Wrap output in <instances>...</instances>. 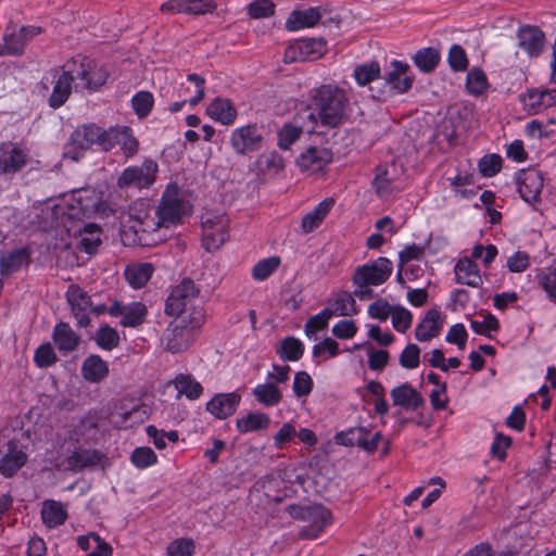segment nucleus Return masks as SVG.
Masks as SVG:
<instances>
[{"label":"nucleus","mask_w":556,"mask_h":556,"mask_svg":"<svg viewBox=\"0 0 556 556\" xmlns=\"http://www.w3.org/2000/svg\"><path fill=\"white\" fill-rule=\"evenodd\" d=\"M308 129L321 135L338 129L350 121V99L345 90L333 84H324L308 91L306 110Z\"/></svg>","instance_id":"f257e3e1"},{"label":"nucleus","mask_w":556,"mask_h":556,"mask_svg":"<svg viewBox=\"0 0 556 556\" xmlns=\"http://www.w3.org/2000/svg\"><path fill=\"white\" fill-rule=\"evenodd\" d=\"M414 76L409 74V66L399 60L391 62V70L386 71L382 81L370 87L371 97L378 101L406 93L413 86Z\"/></svg>","instance_id":"f03ea898"},{"label":"nucleus","mask_w":556,"mask_h":556,"mask_svg":"<svg viewBox=\"0 0 556 556\" xmlns=\"http://www.w3.org/2000/svg\"><path fill=\"white\" fill-rule=\"evenodd\" d=\"M74 81L73 70H71V64L67 61L62 66L51 68L47 73L40 85L45 91H49L48 83L52 85V91L48 98V104L51 109L56 110L65 104L72 93Z\"/></svg>","instance_id":"7ed1b4c3"},{"label":"nucleus","mask_w":556,"mask_h":556,"mask_svg":"<svg viewBox=\"0 0 556 556\" xmlns=\"http://www.w3.org/2000/svg\"><path fill=\"white\" fill-rule=\"evenodd\" d=\"M75 80L81 81V87L89 92L98 91L110 77V73L104 65L88 56L77 55L70 60Z\"/></svg>","instance_id":"20e7f679"},{"label":"nucleus","mask_w":556,"mask_h":556,"mask_svg":"<svg viewBox=\"0 0 556 556\" xmlns=\"http://www.w3.org/2000/svg\"><path fill=\"white\" fill-rule=\"evenodd\" d=\"M290 514L306 522L299 532V535L306 540L317 539L332 523L331 511L321 504L292 507Z\"/></svg>","instance_id":"39448f33"},{"label":"nucleus","mask_w":556,"mask_h":556,"mask_svg":"<svg viewBox=\"0 0 556 556\" xmlns=\"http://www.w3.org/2000/svg\"><path fill=\"white\" fill-rule=\"evenodd\" d=\"M185 214V201L176 184L168 185L156 210V227H169L179 223Z\"/></svg>","instance_id":"423d86ee"},{"label":"nucleus","mask_w":556,"mask_h":556,"mask_svg":"<svg viewBox=\"0 0 556 556\" xmlns=\"http://www.w3.org/2000/svg\"><path fill=\"white\" fill-rule=\"evenodd\" d=\"M264 141L263 130L256 124L235 128L229 139L231 149L240 156L258 152L263 148Z\"/></svg>","instance_id":"0eeeda50"},{"label":"nucleus","mask_w":556,"mask_h":556,"mask_svg":"<svg viewBox=\"0 0 556 556\" xmlns=\"http://www.w3.org/2000/svg\"><path fill=\"white\" fill-rule=\"evenodd\" d=\"M200 293L199 288L190 278H184L175 286L167 296L164 312L168 316L178 317L193 305Z\"/></svg>","instance_id":"6e6552de"},{"label":"nucleus","mask_w":556,"mask_h":556,"mask_svg":"<svg viewBox=\"0 0 556 556\" xmlns=\"http://www.w3.org/2000/svg\"><path fill=\"white\" fill-rule=\"evenodd\" d=\"M100 198L94 190L83 189L74 192L72 203L62 213L63 219L68 222H81L90 218L99 210Z\"/></svg>","instance_id":"1a4fd4ad"},{"label":"nucleus","mask_w":556,"mask_h":556,"mask_svg":"<svg viewBox=\"0 0 556 556\" xmlns=\"http://www.w3.org/2000/svg\"><path fill=\"white\" fill-rule=\"evenodd\" d=\"M157 169V163L147 159L140 166L126 167L117 178V186L122 189L130 187L149 188L155 181Z\"/></svg>","instance_id":"9d476101"},{"label":"nucleus","mask_w":556,"mask_h":556,"mask_svg":"<svg viewBox=\"0 0 556 556\" xmlns=\"http://www.w3.org/2000/svg\"><path fill=\"white\" fill-rule=\"evenodd\" d=\"M392 262L387 257H378L376 261L358 266L352 277L354 285L380 286L391 276Z\"/></svg>","instance_id":"9b49d317"},{"label":"nucleus","mask_w":556,"mask_h":556,"mask_svg":"<svg viewBox=\"0 0 556 556\" xmlns=\"http://www.w3.org/2000/svg\"><path fill=\"white\" fill-rule=\"evenodd\" d=\"M515 182L525 202L534 204L541 201V192L544 184L541 170L532 167L520 169L515 176Z\"/></svg>","instance_id":"f8f14e48"},{"label":"nucleus","mask_w":556,"mask_h":556,"mask_svg":"<svg viewBox=\"0 0 556 556\" xmlns=\"http://www.w3.org/2000/svg\"><path fill=\"white\" fill-rule=\"evenodd\" d=\"M66 301L70 305L72 315L77 320L79 328H87L90 326V307L91 298L78 285L72 283L68 286L65 293Z\"/></svg>","instance_id":"ddd939ff"},{"label":"nucleus","mask_w":556,"mask_h":556,"mask_svg":"<svg viewBox=\"0 0 556 556\" xmlns=\"http://www.w3.org/2000/svg\"><path fill=\"white\" fill-rule=\"evenodd\" d=\"M333 160V152L330 148L308 146L299 154L296 165L303 172L319 173L327 168Z\"/></svg>","instance_id":"4468645a"},{"label":"nucleus","mask_w":556,"mask_h":556,"mask_svg":"<svg viewBox=\"0 0 556 556\" xmlns=\"http://www.w3.org/2000/svg\"><path fill=\"white\" fill-rule=\"evenodd\" d=\"M195 339L193 329H189L177 320L164 330L162 344L166 351L176 354L186 351Z\"/></svg>","instance_id":"2eb2a0df"},{"label":"nucleus","mask_w":556,"mask_h":556,"mask_svg":"<svg viewBox=\"0 0 556 556\" xmlns=\"http://www.w3.org/2000/svg\"><path fill=\"white\" fill-rule=\"evenodd\" d=\"M108 139L110 141L105 152H110L116 146L119 147L123 155L126 159L135 156L138 151L140 143L134 135V130L129 126H111L108 128Z\"/></svg>","instance_id":"dca6fc26"},{"label":"nucleus","mask_w":556,"mask_h":556,"mask_svg":"<svg viewBox=\"0 0 556 556\" xmlns=\"http://www.w3.org/2000/svg\"><path fill=\"white\" fill-rule=\"evenodd\" d=\"M28 153L13 142L0 144V174L14 175L28 163Z\"/></svg>","instance_id":"f3484780"},{"label":"nucleus","mask_w":556,"mask_h":556,"mask_svg":"<svg viewBox=\"0 0 556 556\" xmlns=\"http://www.w3.org/2000/svg\"><path fill=\"white\" fill-rule=\"evenodd\" d=\"M202 245L208 252L219 249L229 237L228 219L224 216L216 217V220L206 219L202 223Z\"/></svg>","instance_id":"a211bd4d"},{"label":"nucleus","mask_w":556,"mask_h":556,"mask_svg":"<svg viewBox=\"0 0 556 556\" xmlns=\"http://www.w3.org/2000/svg\"><path fill=\"white\" fill-rule=\"evenodd\" d=\"M325 50L326 41L323 38H305L290 46L286 54L293 62H305L320 58Z\"/></svg>","instance_id":"6ab92c4d"},{"label":"nucleus","mask_w":556,"mask_h":556,"mask_svg":"<svg viewBox=\"0 0 556 556\" xmlns=\"http://www.w3.org/2000/svg\"><path fill=\"white\" fill-rule=\"evenodd\" d=\"M517 38L519 48L530 58L540 56L545 48V35L538 26H520Z\"/></svg>","instance_id":"aec40b11"},{"label":"nucleus","mask_w":556,"mask_h":556,"mask_svg":"<svg viewBox=\"0 0 556 556\" xmlns=\"http://www.w3.org/2000/svg\"><path fill=\"white\" fill-rule=\"evenodd\" d=\"M294 123H285L282 127L278 130V147L281 150H289L291 146L298 141L301 135L305 131L307 134H317L316 130L308 129V119L302 113L298 114L294 117Z\"/></svg>","instance_id":"412c9836"},{"label":"nucleus","mask_w":556,"mask_h":556,"mask_svg":"<svg viewBox=\"0 0 556 556\" xmlns=\"http://www.w3.org/2000/svg\"><path fill=\"white\" fill-rule=\"evenodd\" d=\"M241 395L237 392L217 393L207 403L206 410L217 419H226L237 410Z\"/></svg>","instance_id":"4be33fe9"},{"label":"nucleus","mask_w":556,"mask_h":556,"mask_svg":"<svg viewBox=\"0 0 556 556\" xmlns=\"http://www.w3.org/2000/svg\"><path fill=\"white\" fill-rule=\"evenodd\" d=\"M520 101L529 113L538 114L547 108L556 105V88L531 89L520 96Z\"/></svg>","instance_id":"5701e85b"},{"label":"nucleus","mask_w":556,"mask_h":556,"mask_svg":"<svg viewBox=\"0 0 556 556\" xmlns=\"http://www.w3.org/2000/svg\"><path fill=\"white\" fill-rule=\"evenodd\" d=\"M394 406H400L406 410H417L425 404L421 394L408 382H404L390 392Z\"/></svg>","instance_id":"b1692460"},{"label":"nucleus","mask_w":556,"mask_h":556,"mask_svg":"<svg viewBox=\"0 0 556 556\" xmlns=\"http://www.w3.org/2000/svg\"><path fill=\"white\" fill-rule=\"evenodd\" d=\"M206 115L222 125H232L238 116V111L230 99L216 97L206 108Z\"/></svg>","instance_id":"393cba45"},{"label":"nucleus","mask_w":556,"mask_h":556,"mask_svg":"<svg viewBox=\"0 0 556 556\" xmlns=\"http://www.w3.org/2000/svg\"><path fill=\"white\" fill-rule=\"evenodd\" d=\"M443 327L441 312L430 308L415 328V338L419 342H428L438 337Z\"/></svg>","instance_id":"a878e982"},{"label":"nucleus","mask_w":556,"mask_h":556,"mask_svg":"<svg viewBox=\"0 0 556 556\" xmlns=\"http://www.w3.org/2000/svg\"><path fill=\"white\" fill-rule=\"evenodd\" d=\"M326 10H321L320 8L294 10L289 14L286 21V28L290 31H295L303 28L313 27L321 21L323 13Z\"/></svg>","instance_id":"bb28decb"},{"label":"nucleus","mask_w":556,"mask_h":556,"mask_svg":"<svg viewBox=\"0 0 556 556\" xmlns=\"http://www.w3.org/2000/svg\"><path fill=\"white\" fill-rule=\"evenodd\" d=\"M333 198H326L320 201L311 212L306 213L301 220V230L303 233L308 235L315 231L328 216L334 206Z\"/></svg>","instance_id":"cd10ccee"},{"label":"nucleus","mask_w":556,"mask_h":556,"mask_svg":"<svg viewBox=\"0 0 556 556\" xmlns=\"http://www.w3.org/2000/svg\"><path fill=\"white\" fill-rule=\"evenodd\" d=\"M81 376L90 383H100L110 372L109 364L98 354L88 355L81 364Z\"/></svg>","instance_id":"c85d7f7f"},{"label":"nucleus","mask_w":556,"mask_h":556,"mask_svg":"<svg viewBox=\"0 0 556 556\" xmlns=\"http://www.w3.org/2000/svg\"><path fill=\"white\" fill-rule=\"evenodd\" d=\"M52 339L58 350L64 354L75 351L80 343V337L65 321L54 326Z\"/></svg>","instance_id":"c756f323"},{"label":"nucleus","mask_w":556,"mask_h":556,"mask_svg":"<svg viewBox=\"0 0 556 556\" xmlns=\"http://www.w3.org/2000/svg\"><path fill=\"white\" fill-rule=\"evenodd\" d=\"M27 462V455L17 450L16 443L8 442V451L0 458V473L5 478L13 477Z\"/></svg>","instance_id":"7c9ffc66"},{"label":"nucleus","mask_w":556,"mask_h":556,"mask_svg":"<svg viewBox=\"0 0 556 556\" xmlns=\"http://www.w3.org/2000/svg\"><path fill=\"white\" fill-rule=\"evenodd\" d=\"M455 281L472 288L480 287L482 278L478 265L467 257L459 260L455 265Z\"/></svg>","instance_id":"2f4dec72"},{"label":"nucleus","mask_w":556,"mask_h":556,"mask_svg":"<svg viewBox=\"0 0 556 556\" xmlns=\"http://www.w3.org/2000/svg\"><path fill=\"white\" fill-rule=\"evenodd\" d=\"M30 253L26 248L14 249L0 256V273L2 276H11L29 263Z\"/></svg>","instance_id":"473e14b6"},{"label":"nucleus","mask_w":556,"mask_h":556,"mask_svg":"<svg viewBox=\"0 0 556 556\" xmlns=\"http://www.w3.org/2000/svg\"><path fill=\"white\" fill-rule=\"evenodd\" d=\"M103 457V454L97 450L76 448L66 458V463L72 470L80 471L87 467L98 465Z\"/></svg>","instance_id":"72a5a7b5"},{"label":"nucleus","mask_w":556,"mask_h":556,"mask_svg":"<svg viewBox=\"0 0 556 556\" xmlns=\"http://www.w3.org/2000/svg\"><path fill=\"white\" fill-rule=\"evenodd\" d=\"M154 271L151 263H137L127 265L125 278L134 289H140L147 285Z\"/></svg>","instance_id":"f704fd0d"},{"label":"nucleus","mask_w":556,"mask_h":556,"mask_svg":"<svg viewBox=\"0 0 556 556\" xmlns=\"http://www.w3.org/2000/svg\"><path fill=\"white\" fill-rule=\"evenodd\" d=\"M173 386L179 395H185L190 401L200 399L204 390L202 384L191 374L176 375Z\"/></svg>","instance_id":"c9c22d12"},{"label":"nucleus","mask_w":556,"mask_h":556,"mask_svg":"<svg viewBox=\"0 0 556 556\" xmlns=\"http://www.w3.org/2000/svg\"><path fill=\"white\" fill-rule=\"evenodd\" d=\"M441 61V53L434 47H426L417 50L413 55L415 66L422 73L434 72Z\"/></svg>","instance_id":"e433bc0d"},{"label":"nucleus","mask_w":556,"mask_h":556,"mask_svg":"<svg viewBox=\"0 0 556 556\" xmlns=\"http://www.w3.org/2000/svg\"><path fill=\"white\" fill-rule=\"evenodd\" d=\"M41 519L48 528H56L66 521L67 513L62 503L47 500L42 504Z\"/></svg>","instance_id":"4c0bfd02"},{"label":"nucleus","mask_w":556,"mask_h":556,"mask_svg":"<svg viewBox=\"0 0 556 556\" xmlns=\"http://www.w3.org/2000/svg\"><path fill=\"white\" fill-rule=\"evenodd\" d=\"M270 418L265 413H249L247 416L238 418L236 421L237 430L240 433L254 432L267 429Z\"/></svg>","instance_id":"58836bf2"},{"label":"nucleus","mask_w":556,"mask_h":556,"mask_svg":"<svg viewBox=\"0 0 556 556\" xmlns=\"http://www.w3.org/2000/svg\"><path fill=\"white\" fill-rule=\"evenodd\" d=\"M277 355L286 362H296L304 353V344L294 337L282 339L276 350Z\"/></svg>","instance_id":"ea45409f"},{"label":"nucleus","mask_w":556,"mask_h":556,"mask_svg":"<svg viewBox=\"0 0 556 556\" xmlns=\"http://www.w3.org/2000/svg\"><path fill=\"white\" fill-rule=\"evenodd\" d=\"M91 147L89 141L84 136L81 129L77 127L70 136L67 143L65 144V156L78 161L81 159L87 150Z\"/></svg>","instance_id":"a19ab883"},{"label":"nucleus","mask_w":556,"mask_h":556,"mask_svg":"<svg viewBox=\"0 0 556 556\" xmlns=\"http://www.w3.org/2000/svg\"><path fill=\"white\" fill-rule=\"evenodd\" d=\"M252 394L261 404L265 406H275L282 400V394L279 388L273 382L257 384Z\"/></svg>","instance_id":"79ce46f5"},{"label":"nucleus","mask_w":556,"mask_h":556,"mask_svg":"<svg viewBox=\"0 0 556 556\" xmlns=\"http://www.w3.org/2000/svg\"><path fill=\"white\" fill-rule=\"evenodd\" d=\"M465 86L469 94L480 97L489 88L488 77L481 68L473 67L467 73Z\"/></svg>","instance_id":"37998d69"},{"label":"nucleus","mask_w":556,"mask_h":556,"mask_svg":"<svg viewBox=\"0 0 556 556\" xmlns=\"http://www.w3.org/2000/svg\"><path fill=\"white\" fill-rule=\"evenodd\" d=\"M148 314L147 307L141 302H132L126 305L124 316L121 319V325L124 327L136 328L142 325Z\"/></svg>","instance_id":"c03bdc74"},{"label":"nucleus","mask_w":556,"mask_h":556,"mask_svg":"<svg viewBox=\"0 0 556 556\" xmlns=\"http://www.w3.org/2000/svg\"><path fill=\"white\" fill-rule=\"evenodd\" d=\"M381 68L378 62H368L356 65L353 77L358 86H366L380 78Z\"/></svg>","instance_id":"a18cd8bd"},{"label":"nucleus","mask_w":556,"mask_h":556,"mask_svg":"<svg viewBox=\"0 0 556 556\" xmlns=\"http://www.w3.org/2000/svg\"><path fill=\"white\" fill-rule=\"evenodd\" d=\"M280 264L281 258L279 256L262 258L253 266L251 276L255 281H264L278 269Z\"/></svg>","instance_id":"49530a36"},{"label":"nucleus","mask_w":556,"mask_h":556,"mask_svg":"<svg viewBox=\"0 0 556 556\" xmlns=\"http://www.w3.org/2000/svg\"><path fill=\"white\" fill-rule=\"evenodd\" d=\"M84 136L89 141L90 147L98 146L102 151L105 152L110 141L108 139V129H104L93 123L84 124L79 126Z\"/></svg>","instance_id":"de8ad7c7"},{"label":"nucleus","mask_w":556,"mask_h":556,"mask_svg":"<svg viewBox=\"0 0 556 556\" xmlns=\"http://www.w3.org/2000/svg\"><path fill=\"white\" fill-rule=\"evenodd\" d=\"M94 341L101 350L112 351L119 344V334L117 330L111 326L102 325L96 331Z\"/></svg>","instance_id":"09e8293b"},{"label":"nucleus","mask_w":556,"mask_h":556,"mask_svg":"<svg viewBox=\"0 0 556 556\" xmlns=\"http://www.w3.org/2000/svg\"><path fill=\"white\" fill-rule=\"evenodd\" d=\"M178 320L181 325L193 329V333L197 337V331L202 327L205 320L204 308L199 305H191L186 313L178 316Z\"/></svg>","instance_id":"8fccbe9b"},{"label":"nucleus","mask_w":556,"mask_h":556,"mask_svg":"<svg viewBox=\"0 0 556 556\" xmlns=\"http://www.w3.org/2000/svg\"><path fill=\"white\" fill-rule=\"evenodd\" d=\"M154 104L153 94L150 91H138L131 98V106L139 118L147 117Z\"/></svg>","instance_id":"3c124183"},{"label":"nucleus","mask_w":556,"mask_h":556,"mask_svg":"<svg viewBox=\"0 0 556 556\" xmlns=\"http://www.w3.org/2000/svg\"><path fill=\"white\" fill-rule=\"evenodd\" d=\"M334 315L338 316H351L358 313V308L354 299V295L350 292L342 291L339 293L333 302Z\"/></svg>","instance_id":"603ef678"},{"label":"nucleus","mask_w":556,"mask_h":556,"mask_svg":"<svg viewBox=\"0 0 556 556\" xmlns=\"http://www.w3.org/2000/svg\"><path fill=\"white\" fill-rule=\"evenodd\" d=\"M131 464L139 469H146L157 463V455L149 446L136 447L130 455Z\"/></svg>","instance_id":"864d4df0"},{"label":"nucleus","mask_w":556,"mask_h":556,"mask_svg":"<svg viewBox=\"0 0 556 556\" xmlns=\"http://www.w3.org/2000/svg\"><path fill=\"white\" fill-rule=\"evenodd\" d=\"M447 63L453 72H466L468 70L469 61L465 49L454 43L451 46L447 53Z\"/></svg>","instance_id":"5fc2aeb1"},{"label":"nucleus","mask_w":556,"mask_h":556,"mask_svg":"<svg viewBox=\"0 0 556 556\" xmlns=\"http://www.w3.org/2000/svg\"><path fill=\"white\" fill-rule=\"evenodd\" d=\"M538 283L547 293V298L556 303V266L546 267L536 275Z\"/></svg>","instance_id":"6e6d98bb"},{"label":"nucleus","mask_w":556,"mask_h":556,"mask_svg":"<svg viewBox=\"0 0 556 556\" xmlns=\"http://www.w3.org/2000/svg\"><path fill=\"white\" fill-rule=\"evenodd\" d=\"M334 315V312L326 307L318 314L309 317L305 323L304 330L306 336H311L317 331L324 330L328 327L329 319Z\"/></svg>","instance_id":"4d7b16f0"},{"label":"nucleus","mask_w":556,"mask_h":556,"mask_svg":"<svg viewBox=\"0 0 556 556\" xmlns=\"http://www.w3.org/2000/svg\"><path fill=\"white\" fill-rule=\"evenodd\" d=\"M503 160L498 154H485L478 162V169L482 177H493L502 169Z\"/></svg>","instance_id":"13d9d810"},{"label":"nucleus","mask_w":556,"mask_h":556,"mask_svg":"<svg viewBox=\"0 0 556 556\" xmlns=\"http://www.w3.org/2000/svg\"><path fill=\"white\" fill-rule=\"evenodd\" d=\"M58 362V356L49 342L41 343L34 353V363L38 368H48Z\"/></svg>","instance_id":"bf43d9fd"},{"label":"nucleus","mask_w":556,"mask_h":556,"mask_svg":"<svg viewBox=\"0 0 556 556\" xmlns=\"http://www.w3.org/2000/svg\"><path fill=\"white\" fill-rule=\"evenodd\" d=\"M376 175L372 180V187L377 193V195L381 199L387 198L391 195L392 188H391V180L389 178L388 169L384 166H377Z\"/></svg>","instance_id":"052dcab7"},{"label":"nucleus","mask_w":556,"mask_h":556,"mask_svg":"<svg viewBox=\"0 0 556 556\" xmlns=\"http://www.w3.org/2000/svg\"><path fill=\"white\" fill-rule=\"evenodd\" d=\"M275 8L271 0H254L248 4L247 12L251 18H266L275 14Z\"/></svg>","instance_id":"680f3d73"},{"label":"nucleus","mask_w":556,"mask_h":556,"mask_svg":"<svg viewBox=\"0 0 556 556\" xmlns=\"http://www.w3.org/2000/svg\"><path fill=\"white\" fill-rule=\"evenodd\" d=\"M18 35L16 25H8L4 29L2 39L9 46L10 55L12 56H20L25 52L24 45Z\"/></svg>","instance_id":"e2e57ef3"},{"label":"nucleus","mask_w":556,"mask_h":556,"mask_svg":"<svg viewBox=\"0 0 556 556\" xmlns=\"http://www.w3.org/2000/svg\"><path fill=\"white\" fill-rule=\"evenodd\" d=\"M314 388V381L307 371L301 370L295 372L292 390L298 399L306 397Z\"/></svg>","instance_id":"0e129e2a"},{"label":"nucleus","mask_w":556,"mask_h":556,"mask_svg":"<svg viewBox=\"0 0 556 556\" xmlns=\"http://www.w3.org/2000/svg\"><path fill=\"white\" fill-rule=\"evenodd\" d=\"M365 433V427H352L336 434V443L343 446H361V440Z\"/></svg>","instance_id":"69168bd1"},{"label":"nucleus","mask_w":556,"mask_h":556,"mask_svg":"<svg viewBox=\"0 0 556 556\" xmlns=\"http://www.w3.org/2000/svg\"><path fill=\"white\" fill-rule=\"evenodd\" d=\"M420 363V349L415 343H409L400 355V364L403 368L415 369Z\"/></svg>","instance_id":"338daca9"},{"label":"nucleus","mask_w":556,"mask_h":556,"mask_svg":"<svg viewBox=\"0 0 556 556\" xmlns=\"http://www.w3.org/2000/svg\"><path fill=\"white\" fill-rule=\"evenodd\" d=\"M166 552L168 556H192L194 543L191 539H177L167 545Z\"/></svg>","instance_id":"774afa93"}]
</instances>
